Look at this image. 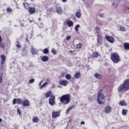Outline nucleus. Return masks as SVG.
<instances>
[{
	"label": "nucleus",
	"instance_id": "nucleus-1",
	"mask_svg": "<svg viewBox=\"0 0 129 129\" xmlns=\"http://www.w3.org/2000/svg\"><path fill=\"white\" fill-rule=\"evenodd\" d=\"M129 89V80H125L123 84H121L118 88V92H124Z\"/></svg>",
	"mask_w": 129,
	"mask_h": 129
},
{
	"label": "nucleus",
	"instance_id": "nucleus-2",
	"mask_svg": "<svg viewBox=\"0 0 129 129\" xmlns=\"http://www.w3.org/2000/svg\"><path fill=\"white\" fill-rule=\"evenodd\" d=\"M60 102L64 104V105H66L69 103H70V101H71V98L70 97V95L69 94L63 95L62 96L60 97Z\"/></svg>",
	"mask_w": 129,
	"mask_h": 129
},
{
	"label": "nucleus",
	"instance_id": "nucleus-3",
	"mask_svg": "<svg viewBox=\"0 0 129 129\" xmlns=\"http://www.w3.org/2000/svg\"><path fill=\"white\" fill-rule=\"evenodd\" d=\"M110 58L113 63H115V64H117V63L120 62V57L117 53H111Z\"/></svg>",
	"mask_w": 129,
	"mask_h": 129
},
{
	"label": "nucleus",
	"instance_id": "nucleus-4",
	"mask_svg": "<svg viewBox=\"0 0 129 129\" xmlns=\"http://www.w3.org/2000/svg\"><path fill=\"white\" fill-rule=\"evenodd\" d=\"M104 98H105V97L103 94H102L100 92H99L98 93V97L97 98V100L99 104H104L105 102V100H104Z\"/></svg>",
	"mask_w": 129,
	"mask_h": 129
},
{
	"label": "nucleus",
	"instance_id": "nucleus-5",
	"mask_svg": "<svg viewBox=\"0 0 129 129\" xmlns=\"http://www.w3.org/2000/svg\"><path fill=\"white\" fill-rule=\"evenodd\" d=\"M49 104L51 106L55 105V96L51 95L49 99Z\"/></svg>",
	"mask_w": 129,
	"mask_h": 129
},
{
	"label": "nucleus",
	"instance_id": "nucleus-6",
	"mask_svg": "<svg viewBox=\"0 0 129 129\" xmlns=\"http://www.w3.org/2000/svg\"><path fill=\"white\" fill-rule=\"evenodd\" d=\"M97 46H100L102 44V36L101 34H99L97 38Z\"/></svg>",
	"mask_w": 129,
	"mask_h": 129
},
{
	"label": "nucleus",
	"instance_id": "nucleus-7",
	"mask_svg": "<svg viewBox=\"0 0 129 129\" xmlns=\"http://www.w3.org/2000/svg\"><path fill=\"white\" fill-rule=\"evenodd\" d=\"M60 113L59 111H53L52 112V117L53 119L57 118V117H59L60 116Z\"/></svg>",
	"mask_w": 129,
	"mask_h": 129
},
{
	"label": "nucleus",
	"instance_id": "nucleus-8",
	"mask_svg": "<svg viewBox=\"0 0 129 129\" xmlns=\"http://www.w3.org/2000/svg\"><path fill=\"white\" fill-rule=\"evenodd\" d=\"M22 104L23 103V101H22V99L20 98H14L13 100V104Z\"/></svg>",
	"mask_w": 129,
	"mask_h": 129
},
{
	"label": "nucleus",
	"instance_id": "nucleus-9",
	"mask_svg": "<svg viewBox=\"0 0 129 129\" xmlns=\"http://www.w3.org/2000/svg\"><path fill=\"white\" fill-rule=\"evenodd\" d=\"M105 39L108 41V42L111 43V44H112L114 42V38L112 36H106Z\"/></svg>",
	"mask_w": 129,
	"mask_h": 129
},
{
	"label": "nucleus",
	"instance_id": "nucleus-10",
	"mask_svg": "<svg viewBox=\"0 0 129 129\" xmlns=\"http://www.w3.org/2000/svg\"><path fill=\"white\" fill-rule=\"evenodd\" d=\"M22 105L23 106H25V107H27V106H30V101L28 100H25L22 101Z\"/></svg>",
	"mask_w": 129,
	"mask_h": 129
},
{
	"label": "nucleus",
	"instance_id": "nucleus-11",
	"mask_svg": "<svg viewBox=\"0 0 129 129\" xmlns=\"http://www.w3.org/2000/svg\"><path fill=\"white\" fill-rule=\"evenodd\" d=\"M59 85H62V86H67V84H68V81L65 80L59 81Z\"/></svg>",
	"mask_w": 129,
	"mask_h": 129
},
{
	"label": "nucleus",
	"instance_id": "nucleus-12",
	"mask_svg": "<svg viewBox=\"0 0 129 129\" xmlns=\"http://www.w3.org/2000/svg\"><path fill=\"white\" fill-rule=\"evenodd\" d=\"M28 12L30 15H33L36 13V8L34 7H31L28 9Z\"/></svg>",
	"mask_w": 129,
	"mask_h": 129
},
{
	"label": "nucleus",
	"instance_id": "nucleus-13",
	"mask_svg": "<svg viewBox=\"0 0 129 129\" xmlns=\"http://www.w3.org/2000/svg\"><path fill=\"white\" fill-rule=\"evenodd\" d=\"M66 24H67L68 26V27H73V25H74V23H73V21H70L69 19H68L66 21Z\"/></svg>",
	"mask_w": 129,
	"mask_h": 129
},
{
	"label": "nucleus",
	"instance_id": "nucleus-14",
	"mask_svg": "<svg viewBox=\"0 0 129 129\" xmlns=\"http://www.w3.org/2000/svg\"><path fill=\"white\" fill-rule=\"evenodd\" d=\"M56 12L58 15H61L62 14V8L61 7H55Z\"/></svg>",
	"mask_w": 129,
	"mask_h": 129
},
{
	"label": "nucleus",
	"instance_id": "nucleus-15",
	"mask_svg": "<svg viewBox=\"0 0 129 129\" xmlns=\"http://www.w3.org/2000/svg\"><path fill=\"white\" fill-rule=\"evenodd\" d=\"M1 64L3 65L5 63V62L6 61V56L5 55L2 54L1 55Z\"/></svg>",
	"mask_w": 129,
	"mask_h": 129
},
{
	"label": "nucleus",
	"instance_id": "nucleus-16",
	"mask_svg": "<svg viewBox=\"0 0 129 129\" xmlns=\"http://www.w3.org/2000/svg\"><path fill=\"white\" fill-rule=\"evenodd\" d=\"M111 110V108L109 106H107L105 108V113H109Z\"/></svg>",
	"mask_w": 129,
	"mask_h": 129
},
{
	"label": "nucleus",
	"instance_id": "nucleus-17",
	"mask_svg": "<svg viewBox=\"0 0 129 129\" xmlns=\"http://www.w3.org/2000/svg\"><path fill=\"white\" fill-rule=\"evenodd\" d=\"M123 47L126 50V51H127L129 50V43L128 42H125L123 43Z\"/></svg>",
	"mask_w": 129,
	"mask_h": 129
},
{
	"label": "nucleus",
	"instance_id": "nucleus-18",
	"mask_svg": "<svg viewBox=\"0 0 129 129\" xmlns=\"http://www.w3.org/2000/svg\"><path fill=\"white\" fill-rule=\"evenodd\" d=\"M48 60H49V57H48V56L46 55L43 56L41 58V60L42 61V62H47Z\"/></svg>",
	"mask_w": 129,
	"mask_h": 129
},
{
	"label": "nucleus",
	"instance_id": "nucleus-19",
	"mask_svg": "<svg viewBox=\"0 0 129 129\" xmlns=\"http://www.w3.org/2000/svg\"><path fill=\"white\" fill-rule=\"evenodd\" d=\"M39 120L40 119H39V117L37 116L33 117L32 118L33 122H35V123L39 122Z\"/></svg>",
	"mask_w": 129,
	"mask_h": 129
},
{
	"label": "nucleus",
	"instance_id": "nucleus-20",
	"mask_svg": "<svg viewBox=\"0 0 129 129\" xmlns=\"http://www.w3.org/2000/svg\"><path fill=\"white\" fill-rule=\"evenodd\" d=\"M98 56H99V53L97 51L94 52L92 54L93 58H98Z\"/></svg>",
	"mask_w": 129,
	"mask_h": 129
},
{
	"label": "nucleus",
	"instance_id": "nucleus-21",
	"mask_svg": "<svg viewBox=\"0 0 129 129\" xmlns=\"http://www.w3.org/2000/svg\"><path fill=\"white\" fill-rule=\"evenodd\" d=\"M30 52L32 55H36L37 54V51H36V49L34 47L31 48Z\"/></svg>",
	"mask_w": 129,
	"mask_h": 129
},
{
	"label": "nucleus",
	"instance_id": "nucleus-22",
	"mask_svg": "<svg viewBox=\"0 0 129 129\" xmlns=\"http://www.w3.org/2000/svg\"><path fill=\"white\" fill-rule=\"evenodd\" d=\"M94 76L95 78H97V79H101V78H102V76H101V75L98 73H95Z\"/></svg>",
	"mask_w": 129,
	"mask_h": 129
},
{
	"label": "nucleus",
	"instance_id": "nucleus-23",
	"mask_svg": "<svg viewBox=\"0 0 129 129\" xmlns=\"http://www.w3.org/2000/svg\"><path fill=\"white\" fill-rule=\"evenodd\" d=\"M51 94H52V91H49L46 93L45 97H46V98H48L50 97V96H51Z\"/></svg>",
	"mask_w": 129,
	"mask_h": 129
},
{
	"label": "nucleus",
	"instance_id": "nucleus-24",
	"mask_svg": "<svg viewBox=\"0 0 129 129\" xmlns=\"http://www.w3.org/2000/svg\"><path fill=\"white\" fill-rule=\"evenodd\" d=\"M80 75H81L80 73L77 72L75 73V74L74 75V77H75V78H76V79H78V78H79V77H80Z\"/></svg>",
	"mask_w": 129,
	"mask_h": 129
},
{
	"label": "nucleus",
	"instance_id": "nucleus-25",
	"mask_svg": "<svg viewBox=\"0 0 129 129\" xmlns=\"http://www.w3.org/2000/svg\"><path fill=\"white\" fill-rule=\"evenodd\" d=\"M23 6L24 9H25L26 10H29V9L30 8V7H29V4H28L27 3H23Z\"/></svg>",
	"mask_w": 129,
	"mask_h": 129
},
{
	"label": "nucleus",
	"instance_id": "nucleus-26",
	"mask_svg": "<svg viewBox=\"0 0 129 129\" xmlns=\"http://www.w3.org/2000/svg\"><path fill=\"white\" fill-rule=\"evenodd\" d=\"M76 17L77 18H81V12H80L79 11H77L76 13Z\"/></svg>",
	"mask_w": 129,
	"mask_h": 129
},
{
	"label": "nucleus",
	"instance_id": "nucleus-27",
	"mask_svg": "<svg viewBox=\"0 0 129 129\" xmlns=\"http://www.w3.org/2000/svg\"><path fill=\"white\" fill-rule=\"evenodd\" d=\"M126 113H127V109H123L122 110V115H126Z\"/></svg>",
	"mask_w": 129,
	"mask_h": 129
},
{
	"label": "nucleus",
	"instance_id": "nucleus-28",
	"mask_svg": "<svg viewBox=\"0 0 129 129\" xmlns=\"http://www.w3.org/2000/svg\"><path fill=\"white\" fill-rule=\"evenodd\" d=\"M119 104H120V105H122L124 106H126V105H127L126 103L124 101H120L119 103Z\"/></svg>",
	"mask_w": 129,
	"mask_h": 129
},
{
	"label": "nucleus",
	"instance_id": "nucleus-29",
	"mask_svg": "<svg viewBox=\"0 0 129 129\" xmlns=\"http://www.w3.org/2000/svg\"><path fill=\"white\" fill-rule=\"evenodd\" d=\"M66 78L67 80H70L71 79V75L70 74H67L66 75Z\"/></svg>",
	"mask_w": 129,
	"mask_h": 129
},
{
	"label": "nucleus",
	"instance_id": "nucleus-30",
	"mask_svg": "<svg viewBox=\"0 0 129 129\" xmlns=\"http://www.w3.org/2000/svg\"><path fill=\"white\" fill-rule=\"evenodd\" d=\"M79 28H80V25H79V24H78L77 25L75 26V30L76 32H78L79 30L78 29H79Z\"/></svg>",
	"mask_w": 129,
	"mask_h": 129
},
{
	"label": "nucleus",
	"instance_id": "nucleus-31",
	"mask_svg": "<svg viewBox=\"0 0 129 129\" xmlns=\"http://www.w3.org/2000/svg\"><path fill=\"white\" fill-rule=\"evenodd\" d=\"M95 30L96 31L97 34H98L100 32V28L99 27H95Z\"/></svg>",
	"mask_w": 129,
	"mask_h": 129
},
{
	"label": "nucleus",
	"instance_id": "nucleus-32",
	"mask_svg": "<svg viewBox=\"0 0 129 129\" xmlns=\"http://www.w3.org/2000/svg\"><path fill=\"white\" fill-rule=\"evenodd\" d=\"M49 53V49L48 48H46L43 50V53L44 54H48Z\"/></svg>",
	"mask_w": 129,
	"mask_h": 129
},
{
	"label": "nucleus",
	"instance_id": "nucleus-33",
	"mask_svg": "<svg viewBox=\"0 0 129 129\" xmlns=\"http://www.w3.org/2000/svg\"><path fill=\"white\" fill-rule=\"evenodd\" d=\"M51 53L53 54V55H56L57 54V51H56V49L52 48L51 49Z\"/></svg>",
	"mask_w": 129,
	"mask_h": 129
},
{
	"label": "nucleus",
	"instance_id": "nucleus-34",
	"mask_svg": "<svg viewBox=\"0 0 129 129\" xmlns=\"http://www.w3.org/2000/svg\"><path fill=\"white\" fill-rule=\"evenodd\" d=\"M73 106H74V105L72 106V107H69L67 110V113H69V111H70V110H71V109H73Z\"/></svg>",
	"mask_w": 129,
	"mask_h": 129
},
{
	"label": "nucleus",
	"instance_id": "nucleus-35",
	"mask_svg": "<svg viewBox=\"0 0 129 129\" xmlns=\"http://www.w3.org/2000/svg\"><path fill=\"white\" fill-rule=\"evenodd\" d=\"M119 28H120V30L122 31V32H125V28L121 26H120Z\"/></svg>",
	"mask_w": 129,
	"mask_h": 129
},
{
	"label": "nucleus",
	"instance_id": "nucleus-36",
	"mask_svg": "<svg viewBox=\"0 0 129 129\" xmlns=\"http://www.w3.org/2000/svg\"><path fill=\"white\" fill-rule=\"evenodd\" d=\"M0 47L1 48H5V47H6V44H5V43L4 42L1 43Z\"/></svg>",
	"mask_w": 129,
	"mask_h": 129
},
{
	"label": "nucleus",
	"instance_id": "nucleus-37",
	"mask_svg": "<svg viewBox=\"0 0 129 129\" xmlns=\"http://www.w3.org/2000/svg\"><path fill=\"white\" fill-rule=\"evenodd\" d=\"M65 74H66V73L64 72H62L61 73V75L60 76V78H62L63 77H64V76H65Z\"/></svg>",
	"mask_w": 129,
	"mask_h": 129
},
{
	"label": "nucleus",
	"instance_id": "nucleus-38",
	"mask_svg": "<svg viewBox=\"0 0 129 129\" xmlns=\"http://www.w3.org/2000/svg\"><path fill=\"white\" fill-rule=\"evenodd\" d=\"M3 77H4V75H2L0 76V84H2V82H3Z\"/></svg>",
	"mask_w": 129,
	"mask_h": 129
},
{
	"label": "nucleus",
	"instance_id": "nucleus-39",
	"mask_svg": "<svg viewBox=\"0 0 129 129\" xmlns=\"http://www.w3.org/2000/svg\"><path fill=\"white\" fill-rule=\"evenodd\" d=\"M82 47V44L80 43L77 45V48H78V49H80V48H81Z\"/></svg>",
	"mask_w": 129,
	"mask_h": 129
},
{
	"label": "nucleus",
	"instance_id": "nucleus-40",
	"mask_svg": "<svg viewBox=\"0 0 129 129\" xmlns=\"http://www.w3.org/2000/svg\"><path fill=\"white\" fill-rule=\"evenodd\" d=\"M34 82H35V79H30L29 81V83H30V84L34 83Z\"/></svg>",
	"mask_w": 129,
	"mask_h": 129
},
{
	"label": "nucleus",
	"instance_id": "nucleus-41",
	"mask_svg": "<svg viewBox=\"0 0 129 129\" xmlns=\"http://www.w3.org/2000/svg\"><path fill=\"white\" fill-rule=\"evenodd\" d=\"M118 5V3L115 4V3H113L112 6L114 7V8H117V6Z\"/></svg>",
	"mask_w": 129,
	"mask_h": 129
},
{
	"label": "nucleus",
	"instance_id": "nucleus-42",
	"mask_svg": "<svg viewBox=\"0 0 129 129\" xmlns=\"http://www.w3.org/2000/svg\"><path fill=\"white\" fill-rule=\"evenodd\" d=\"M48 84V82L44 83L41 86H40V89H42L44 86H45V85H47Z\"/></svg>",
	"mask_w": 129,
	"mask_h": 129
},
{
	"label": "nucleus",
	"instance_id": "nucleus-43",
	"mask_svg": "<svg viewBox=\"0 0 129 129\" xmlns=\"http://www.w3.org/2000/svg\"><path fill=\"white\" fill-rule=\"evenodd\" d=\"M7 12H8L9 13H12V12H13V10H12V8H8Z\"/></svg>",
	"mask_w": 129,
	"mask_h": 129
},
{
	"label": "nucleus",
	"instance_id": "nucleus-44",
	"mask_svg": "<svg viewBox=\"0 0 129 129\" xmlns=\"http://www.w3.org/2000/svg\"><path fill=\"white\" fill-rule=\"evenodd\" d=\"M19 44H17L16 45V47L17 48H22V45H21V44H20V42H18Z\"/></svg>",
	"mask_w": 129,
	"mask_h": 129
},
{
	"label": "nucleus",
	"instance_id": "nucleus-45",
	"mask_svg": "<svg viewBox=\"0 0 129 129\" xmlns=\"http://www.w3.org/2000/svg\"><path fill=\"white\" fill-rule=\"evenodd\" d=\"M17 112L19 113V115H21V111L19 108H17Z\"/></svg>",
	"mask_w": 129,
	"mask_h": 129
},
{
	"label": "nucleus",
	"instance_id": "nucleus-46",
	"mask_svg": "<svg viewBox=\"0 0 129 129\" xmlns=\"http://www.w3.org/2000/svg\"><path fill=\"white\" fill-rule=\"evenodd\" d=\"M70 39H71V37L68 36L66 37V39L69 41V40H70Z\"/></svg>",
	"mask_w": 129,
	"mask_h": 129
},
{
	"label": "nucleus",
	"instance_id": "nucleus-47",
	"mask_svg": "<svg viewBox=\"0 0 129 129\" xmlns=\"http://www.w3.org/2000/svg\"><path fill=\"white\" fill-rule=\"evenodd\" d=\"M3 42V38H2V36L0 35V44Z\"/></svg>",
	"mask_w": 129,
	"mask_h": 129
},
{
	"label": "nucleus",
	"instance_id": "nucleus-48",
	"mask_svg": "<svg viewBox=\"0 0 129 129\" xmlns=\"http://www.w3.org/2000/svg\"><path fill=\"white\" fill-rule=\"evenodd\" d=\"M81 124H85V122H84V121H81Z\"/></svg>",
	"mask_w": 129,
	"mask_h": 129
},
{
	"label": "nucleus",
	"instance_id": "nucleus-49",
	"mask_svg": "<svg viewBox=\"0 0 129 129\" xmlns=\"http://www.w3.org/2000/svg\"><path fill=\"white\" fill-rule=\"evenodd\" d=\"M99 16L100 17V18H103V14H100V15H99Z\"/></svg>",
	"mask_w": 129,
	"mask_h": 129
},
{
	"label": "nucleus",
	"instance_id": "nucleus-50",
	"mask_svg": "<svg viewBox=\"0 0 129 129\" xmlns=\"http://www.w3.org/2000/svg\"><path fill=\"white\" fill-rule=\"evenodd\" d=\"M22 51H23V52H25V51H26V47H23V48H22Z\"/></svg>",
	"mask_w": 129,
	"mask_h": 129
},
{
	"label": "nucleus",
	"instance_id": "nucleus-51",
	"mask_svg": "<svg viewBox=\"0 0 129 129\" xmlns=\"http://www.w3.org/2000/svg\"><path fill=\"white\" fill-rule=\"evenodd\" d=\"M62 3H66V2H67V0H61Z\"/></svg>",
	"mask_w": 129,
	"mask_h": 129
},
{
	"label": "nucleus",
	"instance_id": "nucleus-52",
	"mask_svg": "<svg viewBox=\"0 0 129 129\" xmlns=\"http://www.w3.org/2000/svg\"><path fill=\"white\" fill-rule=\"evenodd\" d=\"M49 11H53V8L50 7V8H49Z\"/></svg>",
	"mask_w": 129,
	"mask_h": 129
},
{
	"label": "nucleus",
	"instance_id": "nucleus-53",
	"mask_svg": "<svg viewBox=\"0 0 129 129\" xmlns=\"http://www.w3.org/2000/svg\"><path fill=\"white\" fill-rule=\"evenodd\" d=\"M26 41L29 43V39L28 38H26Z\"/></svg>",
	"mask_w": 129,
	"mask_h": 129
},
{
	"label": "nucleus",
	"instance_id": "nucleus-54",
	"mask_svg": "<svg viewBox=\"0 0 129 129\" xmlns=\"http://www.w3.org/2000/svg\"><path fill=\"white\" fill-rule=\"evenodd\" d=\"M99 24L100 26H102V23H99Z\"/></svg>",
	"mask_w": 129,
	"mask_h": 129
},
{
	"label": "nucleus",
	"instance_id": "nucleus-55",
	"mask_svg": "<svg viewBox=\"0 0 129 129\" xmlns=\"http://www.w3.org/2000/svg\"><path fill=\"white\" fill-rule=\"evenodd\" d=\"M3 121V119L2 118H0V122H2Z\"/></svg>",
	"mask_w": 129,
	"mask_h": 129
},
{
	"label": "nucleus",
	"instance_id": "nucleus-56",
	"mask_svg": "<svg viewBox=\"0 0 129 129\" xmlns=\"http://www.w3.org/2000/svg\"><path fill=\"white\" fill-rule=\"evenodd\" d=\"M42 84V82H41L39 84V86H41V84Z\"/></svg>",
	"mask_w": 129,
	"mask_h": 129
},
{
	"label": "nucleus",
	"instance_id": "nucleus-57",
	"mask_svg": "<svg viewBox=\"0 0 129 129\" xmlns=\"http://www.w3.org/2000/svg\"><path fill=\"white\" fill-rule=\"evenodd\" d=\"M100 92H101V91H102V90H100Z\"/></svg>",
	"mask_w": 129,
	"mask_h": 129
},
{
	"label": "nucleus",
	"instance_id": "nucleus-58",
	"mask_svg": "<svg viewBox=\"0 0 129 129\" xmlns=\"http://www.w3.org/2000/svg\"><path fill=\"white\" fill-rule=\"evenodd\" d=\"M70 52H71V53H72V50H71Z\"/></svg>",
	"mask_w": 129,
	"mask_h": 129
},
{
	"label": "nucleus",
	"instance_id": "nucleus-59",
	"mask_svg": "<svg viewBox=\"0 0 129 129\" xmlns=\"http://www.w3.org/2000/svg\"><path fill=\"white\" fill-rule=\"evenodd\" d=\"M31 2H33V0H31Z\"/></svg>",
	"mask_w": 129,
	"mask_h": 129
},
{
	"label": "nucleus",
	"instance_id": "nucleus-60",
	"mask_svg": "<svg viewBox=\"0 0 129 129\" xmlns=\"http://www.w3.org/2000/svg\"><path fill=\"white\" fill-rule=\"evenodd\" d=\"M116 1V2H117V0H115Z\"/></svg>",
	"mask_w": 129,
	"mask_h": 129
},
{
	"label": "nucleus",
	"instance_id": "nucleus-61",
	"mask_svg": "<svg viewBox=\"0 0 129 129\" xmlns=\"http://www.w3.org/2000/svg\"><path fill=\"white\" fill-rule=\"evenodd\" d=\"M127 9L129 10V8H128Z\"/></svg>",
	"mask_w": 129,
	"mask_h": 129
}]
</instances>
